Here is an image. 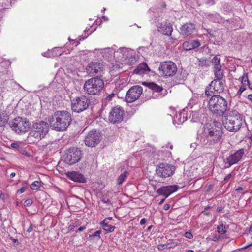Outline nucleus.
Masks as SVG:
<instances>
[{
  "instance_id": "f257e3e1",
  "label": "nucleus",
  "mask_w": 252,
  "mask_h": 252,
  "mask_svg": "<svg viewBox=\"0 0 252 252\" xmlns=\"http://www.w3.org/2000/svg\"><path fill=\"white\" fill-rule=\"evenodd\" d=\"M220 123L214 122L213 124H206L200 138L202 145L206 147H211L221 138L222 131Z\"/></svg>"
},
{
  "instance_id": "f03ea898",
  "label": "nucleus",
  "mask_w": 252,
  "mask_h": 252,
  "mask_svg": "<svg viewBox=\"0 0 252 252\" xmlns=\"http://www.w3.org/2000/svg\"><path fill=\"white\" fill-rule=\"evenodd\" d=\"M71 114L66 111L55 112L54 116L50 119V126L58 131H63L67 128L71 121Z\"/></svg>"
},
{
  "instance_id": "7ed1b4c3",
  "label": "nucleus",
  "mask_w": 252,
  "mask_h": 252,
  "mask_svg": "<svg viewBox=\"0 0 252 252\" xmlns=\"http://www.w3.org/2000/svg\"><path fill=\"white\" fill-rule=\"evenodd\" d=\"M208 106L212 113L217 116H222L229 110L228 101L220 95H212L209 99Z\"/></svg>"
},
{
  "instance_id": "20e7f679",
  "label": "nucleus",
  "mask_w": 252,
  "mask_h": 252,
  "mask_svg": "<svg viewBox=\"0 0 252 252\" xmlns=\"http://www.w3.org/2000/svg\"><path fill=\"white\" fill-rule=\"evenodd\" d=\"M49 131L48 124L43 121L34 123L32 125L28 138L33 142L39 141L43 138Z\"/></svg>"
},
{
  "instance_id": "39448f33",
  "label": "nucleus",
  "mask_w": 252,
  "mask_h": 252,
  "mask_svg": "<svg viewBox=\"0 0 252 252\" xmlns=\"http://www.w3.org/2000/svg\"><path fill=\"white\" fill-rule=\"evenodd\" d=\"M132 52L126 48H123L118 49L116 52H114L113 50L111 48H106L102 50V54L103 56L109 59L114 55V57H116L122 61H127V63H129V60L131 59V62L135 61L136 58L134 56H132L130 53Z\"/></svg>"
},
{
  "instance_id": "423d86ee",
  "label": "nucleus",
  "mask_w": 252,
  "mask_h": 252,
  "mask_svg": "<svg viewBox=\"0 0 252 252\" xmlns=\"http://www.w3.org/2000/svg\"><path fill=\"white\" fill-rule=\"evenodd\" d=\"M104 86V82L103 79L98 77H94L85 81L83 89L89 94L96 95L101 92Z\"/></svg>"
},
{
  "instance_id": "0eeeda50",
  "label": "nucleus",
  "mask_w": 252,
  "mask_h": 252,
  "mask_svg": "<svg viewBox=\"0 0 252 252\" xmlns=\"http://www.w3.org/2000/svg\"><path fill=\"white\" fill-rule=\"evenodd\" d=\"M242 122V119L238 112L232 110L230 112L223 126L228 131L236 132L240 129Z\"/></svg>"
},
{
  "instance_id": "6e6552de",
  "label": "nucleus",
  "mask_w": 252,
  "mask_h": 252,
  "mask_svg": "<svg viewBox=\"0 0 252 252\" xmlns=\"http://www.w3.org/2000/svg\"><path fill=\"white\" fill-rule=\"evenodd\" d=\"M10 126L16 133H25L30 129L31 123L27 118L18 117L12 120Z\"/></svg>"
},
{
  "instance_id": "1a4fd4ad",
  "label": "nucleus",
  "mask_w": 252,
  "mask_h": 252,
  "mask_svg": "<svg viewBox=\"0 0 252 252\" xmlns=\"http://www.w3.org/2000/svg\"><path fill=\"white\" fill-rule=\"evenodd\" d=\"M90 103L89 99L85 95L76 97L71 100V109L77 113L86 110Z\"/></svg>"
},
{
  "instance_id": "9d476101",
  "label": "nucleus",
  "mask_w": 252,
  "mask_h": 252,
  "mask_svg": "<svg viewBox=\"0 0 252 252\" xmlns=\"http://www.w3.org/2000/svg\"><path fill=\"white\" fill-rule=\"evenodd\" d=\"M64 161L69 165L74 164L79 162L81 158V151L77 148L69 149L63 156Z\"/></svg>"
},
{
  "instance_id": "9b49d317",
  "label": "nucleus",
  "mask_w": 252,
  "mask_h": 252,
  "mask_svg": "<svg viewBox=\"0 0 252 252\" xmlns=\"http://www.w3.org/2000/svg\"><path fill=\"white\" fill-rule=\"evenodd\" d=\"M224 74L215 75V79L209 84L210 92L213 93L220 94L224 92L225 80L223 79Z\"/></svg>"
},
{
  "instance_id": "f8f14e48",
  "label": "nucleus",
  "mask_w": 252,
  "mask_h": 252,
  "mask_svg": "<svg viewBox=\"0 0 252 252\" xmlns=\"http://www.w3.org/2000/svg\"><path fill=\"white\" fill-rule=\"evenodd\" d=\"M158 69L162 76L167 77L174 76L177 68L173 62L166 61L160 63Z\"/></svg>"
},
{
  "instance_id": "ddd939ff",
  "label": "nucleus",
  "mask_w": 252,
  "mask_h": 252,
  "mask_svg": "<svg viewBox=\"0 0 252 252\" xmlns=\"http://www.w3.org/2000/svg\"><path fill=\"white\" fill-rule=\"evenodd\" d=\"M102 137V134L96 129L90 131L84 140L88 147H94L100 143Z\"/></svg>"
},
{
  "instance_id": "4468645a",
  "label": "nucleus",
  "mask_w": 252,
  "mask_h": 252,
  "mask_svg": "<svg viewBox=\"0 0 252 252\" xmlns=\"http://www.w3.org/2000/svg\"><path fill=\"white\" fill-rule=\"evenodd\" d=\"M175 166L167 163H161L156 168L157 175L166 178L172 176L175 170Z\"/></svg>"
},
{
  "instance_id": "2eb2a0df",
  "label": "nucleus",
  "mask_w": 252,
  "mask_h": 252,
  "mask_svg": "<svg viewBox=\"0 0 252 252\" xmlns=\"http://www.w3.org/2000/svg\"><path fill=\"white\" fill-rule=\"evenodd\" d=\"M143 92L142 87L136 85L131 87L127 92L125 99L127 102L131 103L137 100L141 95Z\"/></svg>"
},
{
  "instance_id": "dca6fc26",
  "label": "nucleus",
  "mask_w": 252,
  "mask_h": 252,
  "mask_svg": "<svg viewBox=\"0 0 252 252\" xmlns=\"http://www.w3.org/2000/svg\"><path fill=\"white\" fill-rule=\"evenodd\" d=\"M244 153V150L241 149L230 155L225 160V168H229L233 165L237 163L241 159Z\"/></svg>"
},
{
  "instance_id": "f3484780",
  "label": "nucleus",
  "mask_w": 252,
  "mask_h": 252,
  "mask_svg": "<svg viewBox=\"0 0 252 252\" xmlns=\"http://www.w3.org/2000/svg\"><path fill=\"white\" fill-rule=\"evenodd\" d=\"M124 115V111L121 108L115 107L110 112L109 120L113 124L119 123L123 121Z\"/></svg>"
},
{
  "instance_id": "a211bd4d",
  "label": "nucleus",
  "mask_w": 252,
  "mask_h": 252,
  "mask_svg": "<svg viewBox=\"0 0 252 252\" xmlns=\"http://www.w3.org/2000/svg\"><path fill=\"white\" fill-rule=\"evenodd\" d=\"M103 70V65L98 62H92L86 67L87 72L90 76L101 74Z\"/></svg>"
},
{
  "instance_id": "6ab92c4d",
  "label": "nucleus",
  "mask_w": 252,
  "mask_h": 252,
  "mask_svg": "<svg viewBox=\"0 0 252 252\" xmlns=\"http://www.w3.org/2000/svg\"><path fill=\"white\" fill-rule=\"evenodd\" d=\"M178 189L177 185H170L159 188L157 193L160 195H163L167 198L170 194L176 192Z\"/></svg>"
},
{
  "instance_id": "aec40b11",
  "label": "nucleus",
  "mask_w": 252,
  "mask_h": 252,
  "mask_svg": "<svg viewBox=\"0 0 252 252\" xmlns=\"http://www.w3.org/2000/svg\"><path fill=\"white\" fill-rule=\"evenodd\" d=\"M195 26L192 23H186L180 28V33L185 36H188L195 33Z\"/></svg>"
},
{
  "instance_id": "412c9836",
  "label": "nucleus",
  "mask_w": 252,
  "mask_h": 252,
  "mask_svg": "<svg viewBox=\"0 0 252 252\" xmlns=\"http://www.w3.org/2000/svg\"><path fill=\"white\" fill-rule=\"evenodd\" d=\"M158 30L162 34L170 36L173 31L172 25L166 22L161 23L160 26L158 27Z\"/></svg>"
},
{
  "instance_id": "4be33fe9",
  "label": "nucleus",
  "mask_w": 252,
  "mask_h": 252,
  "mask_svg": "<svg viewBox=\"0 0 252 252\" xmlns=\"http://www.w3.org/2000/svg\"><path fill=\"white\" fill-rule=\"evenodd\" d=\"M212 64L213 66V70L215 75H220L224 74L223 71L221 69V65L220 64V58L215 56L212 59Z\"/></svg>"
},
{
  "instance_id": "5701e85b",
  "label": "nucleus",
  "mask_w": 252,
  "mask_h": 252,
  "mask_svg": "<svg viewBox=\"0 0 252 252\" xmlns=\"http://www.w3.org/2000/svg\"><path fill=\"white\" fill-rule=\"evenodd\" d=\"M67 178L74 182L84 183L86 181L84 176L79 172L71 171L66 173Z\"/></svg>"
},
{
  "instance_id": "b1692460",
  "label": "nucleus",
  "mask_w": 252,
  "mask_h": 252,
  "mask_svg": "<svg viewBox=\"0 0 252 252\" xmlns=\"http://www.w3.org/2000/svg\"><path fill=\"white\" fill-rule=\"evenodd\" d=\"M187 120V114L183 110L182 112H179L174 117L173 120L174 124L183 123Z\"/></svg>"
},
{
  "instance_id": "393cba45",
  "label": "nucleus",
  "mask_w": 252,
  "mask_h": 252,
  "mask_svg": "<svg viewBox=\"0 0 252 252\" xmlns=\"http://www.w3.org/2000/svg\"><path fill=\"white\" fill-rule=\"evenodd\" d=\"M150 71L147 64L145 63L140 64L136 69L134 70L135 74L143 75L144 73Z\"/></svg>"
},
{
  "instance_id": "a878e982",
  "label": "nucleus",
  "mask_w": 252,
  "mask_h": 252,
  "mask_svg": "<svg viewBox=\"0 0 252 252\" xmlns=\"http://www.w3.org/2000/svg\"><path fill=\"white\" fill-rule=\"evenodd\" d=\"M9 118L7 111L0 108V126H4L8 122Z\"/></svg>"
},
{
  "instance_id": "bb28decb",
  "label": "nucleus",
  "mask_w": 252,
  "mask_h": 252,
  "mask_svg": "<svg viewBox=\"0 0 252 252\" xmlns=\"http://www.w3.org/2000/svg\"><path fill=\"white\" fill-rule=\"evenodd\" d=\"M128 175L127 171H125L122 174H120L117 179V184L121 185L123 182L126 179Z\"/></svg>"
},
{
  "instance_id": "cd10ccee",
  "label": "nucleus",
  "mask_w": 252,
  "mask_h": 252,
  "mask_svg": "<svg viewBox=\"0 0 252 252\" xmlns=\"http://www.w3.org/2000/svg\"><path fill=\"white\" fill-rule=\"evenodd\" d=\"M105 220H104L101 222L103 229L107 232H112L115 227L113 226L109 225L107 223H105Z\"/></svg>"
},
{
  "instance_id": "c85d7f7f",
  "label": "nucleus",
  "mask_w": 252,
  "mask_h": 252,
  "mask_svg": "<svg viewBox=\"0 0 252 252\" xmlns=\"http://www.w3.org/2000/svg\"><path fill=\"white\" fill-rule=\"evenodd\" d=\"M149 89H151L156 92H160L163 90L162 87L153 82H151L149 84Z\"/></svg>"
},
{
  "instance_id": "c756f323",
  "label": "nucleus",
  "mask_w": 252,
  "mask_h": 252,
  "mask_svg": "<svg viewBox=\"0 0 252 252\" xmlns=\"http://www.w3.org/2000/svg\"><path fill=\"white\" fill-rule=\"evenodd\" d=\"M191 42L185 41L183 44V48L185 50H190L192 49Z\"/></svg>"
},
{
  "instance_id": "7c9ffc66",
  "label": "nucleus",
  "mask_w": 252,
  "mask_h": 252,
  "mask_svg": "<svg viewBox=\"0 0 252 252\" xmlns=\"http://www.w3.org/2000/svg\"><path fill=\"white\" fill-rule=\"evenodd\" d=\"M41 186L40 182L39 181H34L31 185V188L32 190L37 189Z\"/></svg>"
},
{
  "instance_id": "2f4dec72",
  "label": "nucleus",
  "mask_w": 252,
  "mask_h": 252,
  "mask_svg": "<svg viewBox=\"0 0 252 252\" xmlns=\"http://www.w3.org/2000/svg\"><path fill=\"white\" fill-rule=\"evenodd\" d=\"M217 230L218 232L220 234H224L226 232L225 227L223 224L219 225L217 227Z\"/></svg>"
},
{
  "instance_id": "473e14b6",
  "label": "nucleus",
  "mask_w": 252,
  "mask_h": 252,
  "mask_svg": "<svg viewBox=\"0 0 252 252\" xmlns=\"http://www.w3.org/2000/svg\"><path fill=\"white\" fill-rule=\"evenodd\" d=\"M246 82L247 83L248 86H250V82L248 79V76L247 73L244 74L241 77V83L245 85Z\"/></svg>"
},
{
  "instance_id": "72a5a7b5",
  "label": "nucleus",
  "mask_w": 252,
  "mask_h": 252,
  "mask_svg": "<svg viewBox=\"0 0 252 252\" xmlns=\"http://www.w3.org/2000/svg\"><path fill=\"white\" fill-rule=\"evenodd\" d=\"M191 43L192 49L198 48L200 46V43L198 40H193L191 41Z\"/></svg>"
},
{
  "instance_id": "f704fd0d",
  "label": "nucleus",
  "mask_w": 252,
  "mask_h": 252,
  "mask_svg": "<svg viewBox=\"0 0 252 252\" xmlns=\"http://www.w3.org/2000/svg\"><path fill=\"white\" fill-rule=\"evenodd\" d=\"M169 245V243H168L167 244H159L158 246V248L159 251H162L166 248H167L168 245Z\"/></svg>"
},
{
  "instance_id": "c9c22d12",
  "label": "nucleus",
  "mask_w": 252,
  "mask_h": 252,
  "mask_svg": "<svg viewBox=\"0 0 252 252\" xmlns=\"http://www.w3.org/2000/svg\"><path fill=\"white\" fill-rule=\"evenodd\" d=\"M33 203V201L31 199H28L26 200L24 202L25 206H30Z\"/></svg>"
},
{
  "instance_id": "e433bc0d",
  "label": "nucleus",
  "mask_w": 252,
  "mask_h": 252,
  "mask_svg": "<svg viewBox=\"0 0 252 252\" xmlns=\"http://www.w3.org/2000/svg\"><path fill=\"white\" fill-rule=\"evenodd\" d=\"M199 62H200L199 65L201 66H208V64L207 63V61L206 59H201L200 60Z\"/></svg>"
},
{
  "instance_id": "4c0bfd02",
  "label": "nucleus",
  "mask_w": 252,
  "mask_h": 252,
  "mask_svg": "<svg viewBox=\"0 0 252 252\" xmlns=\"http://www.w3.org/2000/svg\"><path fill=\"white\" fill-rule=\"evenodd\" d=\"M11 147L14 149L18 150L20 148V145L18 143H12L11 144Z\"/></svg>"
},
{
  "instance_id": "58836bf2",
  "label": "nucleus",
  "mask_w": 252,
  "mask_h": 252,
  "mask_svg": "<svg viewBox=\"0 0 252 252\" xmlns=\"http://www.w3.org/2000/svg\"><path fill=\"white\" fill-rule=\"evenodd\" d=\"M246 90V87L244 85H242L238 91L237 94H241L245 90Z\"/></svg>"
},
{
  "instance_id": "ea45409f",
  "label": "nucleus",
  "mask_w": 252,
  "mask_h": 252,
  "mask_svg": "<svg viewBox=\"0 0 252 252\" xmlns=\"http://www.w3.org/2000/svg\"><path fill=\"white\" fill-rule=\"evenodd\" d=\"M184 235H185V237L189 238V239H191L193 238V235L190 232H186L185 233Z\"/></svg>"
},
{
  "instance_id": "a19ab883",
  "label": "nucleus",
  "mask_w": 252,
  "mask_h": 252,
  "mask_svg": "<svg viewBox=\"0 0 252 252\" xmlns=\"http://www.w3.org/2000/svg\"><path fill=\"white\" fill-rule=\"evenodd\" d=\"M101 233V230H97L95 232H94L93 234H92V236L93 237H100V234Z\"/></svg>"
},
{
  "instance_id": "79ce46f5",
  "label": "nucleus",
  "mask_w": 252,
  "mask_h": 252,
  "mask_svg": "<svg viewBox=\"0 0 252 252\" xmlns=\"http://www.w3.org/2000/svg\"><path fill=\"white\" fill-rule=\"evenodd\" d=\"M115 94H109V95H107L105 97V99L108 101H110L112 99V98L114 97Z\"/></svg>"
},
{
  "instance_id": "37998d69",
  "label": "nucleus",
  "mask_w": 252,
  "mask_h": 252,
  "mask_svg": "<svg viewBox=\"0 0 252 252\" xmlns=\"http://www.w3.org/2000/svg\"><path fill=\"white\" fill-rule=\"evenodd\" d=\"M26 190V188L25 187H22V188H21L20 189H19L18 190V193H20V194H21L23 192H24Z\"/></svg>"
},
{
  "instance_id": "c03bdc74",
  "label": "nucleus",
  "mask_w": 252,
  "mask_h": 252,
  "mask_svg": "<svg viewBox=\"0 0 252 252\" xmlns=\"http://www.w3.org/2000/svg\"><path fill=\"white\" fill-rule=\"evenodd\" d=\"M170 244V246L169 247V248L174 247L178 245V243L176 242H173L171 243H169V245Z\"/></svg>"
},
{
  "instance_id": "a18cd8bd",
  "label": "nucleus",
  "mask_w": 252,
  "mask_h": 252,
  "mask_svg": "<svg viewBox=\"0 0 252 252\" xmlns=\"http://www.w3.org/2000/svg\"><path fill=\"white\" fill-rule=\"evenodd\" d=\"M85 229H86V226H84L80 227L77 229V230H76V232L82 231L84 230Z\"/></svg>"
},
{
  "instance_id": "49530a36",
  "label": "nucleus",
  "mask_w": 252,
  "mask_h": 252,
  "mask_svg": "<svg viewBox=\"0 0 252 252\" xmlns=\"http://www.w3.org/2000/svg\"><path fill=\"white\" fill-rule=\"evenodd\" d=\"M146 219L145 218H143L141 220H140V224L142 225H144L145 224L146 222Z\"/></svg>"
},
{
  "instance_id": "de8ad7c7",
  "label": "nucleus",
  "mask_w": 252,
  "mask_h": 252,
  "mask_svg": "<svg viewBox=\"0 0 252 252\" xmlns=\"http://www.w3.org/2000/svg\"><path fill=\"white\" fill-rule=\"evenodd\" d=\"M10 239L14 243H17V245L19 244V242L18 241V240L17 239H15L13 238L12 237H10Z\"/></svg>"
},
{
  "instance_id": "09e8293b",
  "label": "nucleus",
  "mask_w": 252,
  "mask_h": 252,
  "mask_svg": "<svg viewBox=\"0 0 252 252\" xmlns=\"http://www.w3.org/2000/svg\"><path fill=\"white\" fill-rule=\"evenodd\" d=\"M231 174L229 173L227 176L225 177L224 178V181H227L228 179H229L231 177Z\"/></svg>"
},
{
  "instance_id": "8fccbe9b",
  "label": "nucleus",
  "mask_w": 252,
  "mask_h": 252,
  "mask_svg": "<svg viewBox=\"0 0 252 252\" xmlns=\"http://www.w3.org/2000/svg\"><path fill=\"white\" fill-rule=\"evenodd\" d=\"M170 205L169 204H166L164 205V209L165 210H167L169 209Z\"/></svg>"
},
{
  "instance_id": "3c124183",
  "label": "nucleus",
  "mask_w": 252,
  "mask_h": 252,
  "mask_svg": "<svg viewBox=\"0 0 252 252\" xmlns=\"http://www.w3.org/2000/svg\"><path fill=\"white\" fill-rule=\"evenodd\" d=\"M32 224H30V226H29V227L28 228V229H27V232H28L29 233L32 232Z\"/></svg>"
},
{
  "instance_id": "603ef678",
  "label": "nucleus",
  "mask_w": 252,
  "mask_h": 252,
  "mask_svg": "<svg viewBox=\"0 0 252 252\" xmlns=\"http://www.w3.org/2000/svg\"><path fill=\"white\" fill-rule=\"evenodd\" d=\"M151 83H148V82H143L142 83V84L143 85H145L146 86H147L149 88V84H150Z\"/></svg>"
},
{
  "instance_id": "864d4df0",
  "label": "nucleus",
  "mask_w": 252,
  "mask_h": 252,
  "mask_svg": "<svg viewBox=\"0 0 252 252\" xmlns=\"http://www.w3.org/2000/svg\"><path fill=\"white\" fill-rule=\"evenodd\" d=\"M243 190V188L241 187H239L236 189V191H240Z\"/></svg>"
},
{
  "instance_id": "5fc2aeb1",
  "label": "nucleus",
  "mask_w": 252,
  "mask_h": 252,
  "mask_svg": "<svg viewBox=\"0 0 252 252\" xmlns=\"http://www.w3.org/2000/svg\"><path fill=\"white\" fill-rule=\"evenodd\" d=\"M4 194H3L2 191L0 190V198L3 199Z\"/></svg>"
},
{
  "instance_id": "6e6d98bb",
  "label": "nucleus",
  "mask_w": 252,
  "mask_h": 252,
  "mask_svg": "<svg viewBox=\"0 0 252 252\" xmlns=\"http://www.w3.org/2000/svg\"><path fill=\"white\" fill-rule=\"evenodd\" d=\"M102 202L104 203H109L110 202V201L107 199V200H105L104 199H102Z\"/></svg>"
},
{
  "instance_id": "4d7b16f0",
  "label": "nucleus",
  "mask_w": 252,
  "mask_h": 252,
  "mask_svg": "<svg viewBox=\"0 0 252 252\" xmlns=\"http://www.w3.org/2000/svg\"><path fill=\"white\" fill-rule=\"evenodd\" d=\"M248 99L250 100H252V94H250L248 95Z\"/></svg>"
},
{
  "instance_id": "13d9d810",
  "label": "nucleus",
  "mask_w": 252,
  "mask_h": 252,
  "mask_svg": "<svg viewBox=\"0 0 252 252\" xmlns=\"http://www.w3.org/2000/svg\"><path fill=\"white\" fill-rule=\"evenodd\" d=\"M205 94L207 96L211 95L210 92L208 90H206Z\"/></svg>"
},
{
  "instance_id": "bf43d9fd",
  "label": "nucleus",
  "mask_w": 252,
  "mask_h": 252,
  "mask_svg": "<svg viewBox=\"0 0 252 252\" xmlns=\"http://www.w3.org/2000/svg\"><path fill=\"white\" fill-rule=\"evenodd\" d=\"M15 175H16L15 173L12 172V173H11L10 174V176L11 178H13V177H14L15 176Z\"/></svg>"
},
{
  "instance_id": "052dcab7",
  "label": "nucleus",
  "mask_w": 252,
  "mask_h": 252,
  "mask_svg": "<svg viewBox=\"0 0 252 252\" xmlns=\"http://www.w3.org/2000/svg\"><path fill=\"white\" fill-rule=\"evenodd\" d=\"M165 199H166V198H164V199H162V200L160 201V202L159 204H161L163 203L164 202V201H165Z\"/></svg>"
},
{
  "instance_id": "680f3d73",
  "label": "nucleus",
  "mask_w": 252,
  "mask_h": 252,
  "mask_svg": "<svg viewBox=\"0 0 252 252\" xmlns=\"http://www.w3.org/2000/svg\"><path fill=\"white\" fill-rule=\"evenodd\" d=\"M152 225H150L149 226L148 228H147V231H149L151 230V228H152Z\"/></svg>"
},
{
  "instance_id": "e2e57ef3",
  "label": "nucleus",
  "mask_w": 252,
  "mask_h": 252,
  "mask_svg": "<svg viewBox=\"0 0 252 252\" xmlns=\"http://www.w3.org/2000/svg\"><path fill=\"white\" fill-rule=\"evenodd\" d=\"M252 244H250V245H247V246H245V247H244V249H246V248H248L249 246H252Z\"/></svg>"
},
{
  "instance_id": "0e129e2a",
  "label": "nucleus",
  "mask_w": 252,
  "mask_h": 252,
  "mask_svg": "<svg viewBox=\"0 0 252 252\" xmlns=\"http://www.w3.org/2000/svg\"><path fill=\"white\" fill-rule=\"evenodd\" d=\"M249 231L251 233H252V225L250 226Z\"/></svg>"
},
{
  "instance_id": "69168bd1",
  "label": "nucleus",
  "mask_w": 252,
  "mask_h": 252,
  "mask_svg": "<svg viewBox=\"0 0 252 252\" xmlns=\"http://www.w3.org/2000/svg\"><path fill=\"white\" fill-rule=\"evenodd\" d=\"M221 210V208H217V211H218V212H220V211Z\"/></svg>"
},
{
  "instance_id": "338daca9",
  "label": "nucleus",
  "mask_w": 252,
  "mask_h": 252,
  "mask_svg": "<svg viewBox=\"0 0 252 252\" xmlns=\"http://www.w3.org/2000/svg\"><path fill=\"white\" fill-rule=\"evenodd\" d=\"M250 89H251V90H252V85H251V84H250V86H249Z\"/></svg>"
},
{
  "instance_id": "774afa93",
  "label": "nucleus",
  "mask_w": 252,
  "mask_h": 252,
  "mask_svg": "<svg viewBox=\"0 0 252 252\" xmlns=\"http://www.w3.org/2000/svg\"><path fill=\"white\" fill-rule=\"evenodd\" d=\"M188 252H194V251L193 250H189Z\"/></svg>"
}]
</instances>
